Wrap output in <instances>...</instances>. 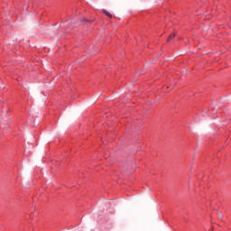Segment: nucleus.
I'll return each instance as SVG.
<instances>
[{"instance_id": "obj_1", "label": "nucleus", "mask_w": 231, "mask_h": 231, "mask_svg": "<svg viewBox=\"0 0 231 231\" xmlns=\"http://www.w3.org/2000/svg\"><path fill=\"white\" fill-rule=\"evenodd\" d=\"M176 37V33H171L168 39H167V42H171V41H172V39H174Z\"/></svg>"}, {"instance_id": "obj_2", "label": "nucleus", "mask_w": 231, "mask_h": 231, "mask_svg": "<svg viewBox=\"0 0 231 231\" xmlns=\"http://www.w3.org/2000/svg\"><path fill=\"white\" fill-rule=\"evenodd\" d=\"M103 14H106L107 17H109L110 19L113 18V14H111V13L107 12L106 10H103Z\"/></svg>"}, {"instance_id": "obj_3", "label": "nucleus", "mask_w": 231, "mask_h": 231, "mask_svg": "<svg viewBox=\"0 0 231 231\" xmlns=\"http://www.w3.org/2000/svg\"><path fill=\"white\" fill-rule=\"evenodd\" d=\"M218 217H219L220 219H223V214L218 213Z\"/></svg>"}]
</instances>
